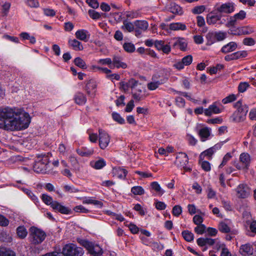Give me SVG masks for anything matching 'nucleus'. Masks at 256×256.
<instances>
[{
  "instance_id": "obj_1",
  "label": "nucleus",
  "mask_w": 256,
  "mask_h": 256,
  "mask_svg": "<svg viewBox=\"0 0 256 256\" xmlns=\"http://www.w3.org/2000/svg\"><path fill=\"white\" fill-rule=\"evenodd\" d=\"M30 123L28 113L10 107L0 106V128L20 130L26 128Z\"/></svg>"
},
{
  "instance_id": "obj_2",
  "label": "nucleus",
  "mask_w": 256,
  "mask_h": 256,
  "mask_svg": "<svg viewBox=\"0 0 256 256\" xmlns=\"http://www.w3.org/2000/svg\"><path fill=\"white\" fill-rule=\"evenodd\" d=\"M41 198L45 204L50 205L52 208L55 212H58L64 214H69L72 213V211L70 208L62 205L57 201H53L52 198L46 194H42Z\"/></svg>"
},
{
  "instance_id": "obj_3",
  "label": "nucleus",
  "mask_w": 256,
  "mask_h": 256,
  "mask_svg": "<svg viewBox=\"0 0 256 256\" xmlns=\"http://www.w3.org/2000/svg\"><path fill=\"white\" fill-rule=\"evenodd\" d=\"M28 240L31 244L34 245L40 244L45 240L46 234L42 230L36 226H32L29 229Z\"/></svg>"
},
{
  "instance_id": "obj_4",
  "label": "nucleus",
  "mask_w": 256,
  "mask_h": 256,
  "mask_svg": "<svg viewBox=\"0 0 256 256\" xmlns=\"http://www.w3.org/2000/svg\"><path fill=\"white\" fill-rule=\"evenodd\" d=\"M234 106L236 110L232 115V120L235 122H240L244 120L248 110L247 105L242 104L241 100H238L234 104Z\"/></svg>"
},
{
  "instance_id": "obj_5",
  "label": "nucleus",
  "mask_w": 256,
  "mask_h": 256,
  "mask_svg": "<svg viewBox=\"0 0 256 256\" xmlns=\"http://www.w3.org/2000/svg\"><path fill=\"white\" fill-rule=\"evenodd\" d=\"M78 242L81 246L86 248L90 254L94 256H100L102 254V250L99 245L80 238L78 239Z\"/></svg>"
},
{
  "instance_id": "obj_6",
  "label": "nucleus",
  "mask_w": 256,
  "mask_h": 256,
  "mask_svg": "<svg viewBox=\"0 0 256 256\" xmlns=\"http://www.w3.org/2000/svg\"><path fill=\"white\" fill-rule=\"evenodd\" d=\"M60 253L62 254L63 256H82L84 251L82 248L70 244H66Z\"/></svg>"
},
{
  "instance_id": "obj_7",
  "label": "nucleus",
  "mask_w": 256,
  "mask_h": 256,
  "mask_svg": "<svg viewBox=\"0 0 256 256\" xmlns=\"http://www.w3.org/2000/svg\"><path fill=\"white\" fill-rule=\"evenodd\" d=\"M214 9L223 17L224 14H232L234 11V4L232 2H228L220 4H217Z\"/></svg>"
},
{
  "instance_id": "obj_8",
  "label": "nucleus",
  "mask_w": 256,
  "mask_h": 256,
  "mask_svg": "<svg viewBox=\"0 0 256 256\" xmlns=\"http://www.w3.org/2000/svg\"><path fill=\"white\" fill-rule=\"evenodd\" d=\"M214 9L209 13L206 16V22L210 25H214L216 24L222 25L224 24L226 20Z\"/></svg>"
},
{
  "instance_id": "obj_9",
  "label": "nucleus",
  "mask_w": 256,
  "mask_h": 256,
  "mask_svg": "<svg viewBox=\"0 0 256 256\" xmlns=\"http://www.w3.org/2000/svg\"><path fill=\"white\" fill-rule=\"evenodd\" d=\"M160 76L154 74L152 76V81L147 84L148 88L150 90H154L159 87L162 84L166 83L168 80V78L163 77L160 78Z\"/></svg>"
},
{
  "instance_id": "obj_10",
  "label": "nucleus",
  "mask_w": 256,
  "mask_h": 256,
  "mask_svg": "<svg viewBox=\"0 0 256 256\" xmlns=\"http://www.w3.org/2000/svg\"><path fill=\"white\" fill-rule=\"evenodd\" d=\"M246 17V12L243 10H240L238 13L230 16L228 20L226 26L233 27L238 24V22L244 20Z\"/></svg>"
},
{
  "instance_id": "obj_11",
  "label": "nucleus",
  "mask_w": 256,
  "mask_h": 256,
  "mask_svg": "<svg viewBox=\"0 0 256 256\" xmlns=\"http://www.w3.org/2000/svg\"><path fill=\"white\" fill-rule=\"evenodd\" d=\"M240 163H236L234 166L238 170L247 169L250 165V157L248 153L244 152L240 156Z\"/></svg>"
},
{
  "instance_id": "obj_12",
  "label": "nucleus",
  "mask_w": 256,
  "mask_h": 256,
  "mask_svg": "<svg viewBox=\"0 0 256 256\" xmlns=\"http://www.w3.org/2000/svg\"><path fill=\"white\" fill-rule=\"evenodd\" d=\"M110 136L102 129L98 130L99 146L100 148L104 149L108 145L110 142Z\"/></svg>"
},
{
  "instance_id": "obj_13",
  "label": "nucleus",
  "mask_w": 256,
  "mask_h": 256,
  "mask_svg": "<svg viewBox=\"0 0 256 256\" xmlns=\"http://www.w3.org/2000/svg\"><path fill=\"white\" fill-rule=\"evenodd\" d=\"M224 142V141L220 142L216 144L214 146L204 150L200 154V160H203L204 158V156H207L208 159L210 160L212 154L215 153L216 150H220Z\"/></svg>"
},
{
  "instance_id": "obj_14",
  "label": "nucleus",
  "mask_w": 256,
  "mask_h": 256,
  "mask_svg": "<svg viewBox=\"0 0 256 256\" xmlns=\"http://www.w3.org/2000/svg\"><path fill=\"white\" fill-rule=\"evenodd\" d=\"M48 163L47 156H44L42 160L36 162L34 166V168L36 172H45L48 168L47 165Z\"/></svg>"
},
{
  "instance_id": "obj_15",
  "label": "nucleus",
  "mask_w": 256,
  "mask_h": 256,
  "mask_svg": "<svg viewBox=\"0 0 256 256\" xmlns=\"http://www.w3.org/2000/svg\"><path fill=\"white\" fill-rule=\"evenodd\" d=\"M192 55H188L184 56L181 60L176 62L174 64V67L178 70H181L184 68V66L190 65L192 62Z\"/></svg>"
},
{
  "instance_id": "obj_16",
  "label": "nucleus",
  "mask_w": 256,
  "mask_h": 256,
  "mask_svg": "<svg viewBox=\"0 0 256 256\" xmlns=\"http://www.w3.org/2000/svg\"><path fill=\"white\" fill-rule=\"evenodd\" d=\"M98 83L94 79L88 80L86 85V90L88 96L93 97L95 95Z\"/></svg>"
},
{
  "instance_id": "obj_17",
  "label": "nucleus",
  "mask_w": 256,
  "mask_h": 256,
  "mask_svg": "<svg viewBox=\"0 0 256 256\" xmlns=\"http://www.w3.org/2000/svg\"><path fill=\"white\" fill-rule=\"evenodd\" d=\"M237 196L240 198H244L250 194L249 188L246 184H240L236 188Z\"/></svg>"
},
{
  "instance_id": "obj_18",
  "label": "nucleus",
  "mask_w": 256,
  "mask_h": 256,
  "mask_svg": "<svg viewBox=\"0 0 256 256\" xmlns=\"http://www.w3.org/2000/svg\"><path fill=\"white\" fill-rule=\"evenodd\" d=\"M188 162L187 154L184 152H179L176 156L175 164L178 166H185Z\"/></svg>"
},
{
  "instance_id": "obj_19",
  "label": "nucleus",
  "mask_w": 256,
  "mask_h": 256,
  "mask_svg": "<svg viewBox=\"0 0 256 256\" xmlns=\"http://www.w3.org/2000/svg\"><path fill=\"white\" fill-rule=\"evenodd\" d=\"M247 52L244 50L238 51L230 54L226 55L224 56V60L227 62L236 60L240 58H244L247 56Z\"/></svg>"
},
{
  "instance_id": "obj_20",
  "label": "nucleus",
  "mask_w": 256,
  "mask_h": 256,
  "mask_svg": "<svg viewBox=\"0 0 256 256\" xmlns=\"http://www.w3.org/2000/svg\"><path fill=\"white\" fill-rule=\"evenodd\" d=\"M154 46L158 50H162L164 53L168 54L171 50L169 44H165L163 40H156L154 42Z\"/></svg>"
},
{
  "instance_id": "obj_21",
  "label": "nucleus",
  "mask_w": 256,
  "mask_h": 256,
  "mask_svg": "<svg viewBox=\"0 0 256 256\" xmlns=\"http://www.w3.org/2000/svg\"><path fill=\"white\" fill-rule=\"evenodd\" d=\"M90 165L94 169L100 170L106 166V162L103 158H98V160L90 161Z\"/></svg>"
},
{
  "instance_id": "obj_22",
  "label": "nucleus",
  "mask_w": 256,
  "mask_h": 256,
  "mask_svg": "<svg viewBox=\"0 0 256 256\" xmlns=\"http://www.w3.org/2000/svg\"><path fill=\"white\" fill-rule=\"evenodd\" d=\"M76 38L82 41L86 42L90 37V34L86 30H80L75 33Z\"/></svg>"
},
{
  "instance_id": "obj_23",
  "label": "nucleus",
  "mask_w": 256,
  "mask_h": 256,
  "mask_svg": "<svg viewBox=\"0 0 256 256\" xmlns=\"http://www.w3.org/2000/svg\"><path fill=\"white\" fill-rule=\"evenodd\" d=\"M112 68L114 67L118 68H126L127 64L122 62V58L118 56H114L112 60Z\"/></svg>"
},
{
  "instance_id": "obj_24",
  "label": "nucleus",
  "mask_w": 256,
  "mask_h": 256,
  "mask_svg": "<svg viewBox=\"0 0 256 256\" xmlns=\"http://www.w3.org/2000/svg\"><path fill=\"white\" fill-rule=\"evenodd\" d=\"M238 47L236 42H231L226 44L224 45L221 48V52L224 54H227L234 51Z\"/></svg>"
},
{
  "instance_id": "obj_25",
  "label": "nucleus",
  "mask_w": 256,
  "mask_h": 256,
  "mask_svg": "<svg viewBox=\"0 0 256 256\" xmlns=\"http://www.w3.org/2000/svg\"><path fill=\"white\" fill-rule=\"evenodd\" d=\"M253 250L252 246L249 244H246L240 246V252L244 256H250L253 254Z\"/></svg>"
},
{
  "instance_id": "obj_26",
  "label": "nucleus",
  "mask_w": 256,
  "mask_h": 256,
  "mask_svg": "<svg viewBox=\"0 0 256 256\" xmlns=\"http://www.w3.org/2000/svg\"><path fill=\"white\" fill-rule=\"evenodd\" d=\"M112 174L121 179H124L127 174L128 172L126 169L120 167L113 168L112 171Z\"/></svg>"
},
{
  "instance_id": "obj_27",
  "label": "nucleus",
  "mask_w": 256,
  "mask_h": 256,
  "mask_svg": "<svg viewBox=\"0 0 256 256\" xmlns=\"http://www.w3.org/2000/svg\"><path fill=\"white\" fill-rule=\"evenodd\" d=\"M76 152L81 156L88 157L94 154V150L92 148L82 147L81 148L77 149Z\"/></svg>"
},
{
  "instance_id": "obj_28",
  "label": "nucleus",
  "mask_w": 256,
  "mask_h": 256,
  "mask_svg": "<svg viewBox=\"0 0 256 256\" xmlns=\"http://www.w3.org/2000/svg\"><path fill=\"white\" fill-rule=\"evenodd\" d=\"M226 33L222 32H219L214 33H208L207 34L206 38H214L216 40L221 41L226 38Z\"/></svg>"
},
{
  "instance_id": "obj_29",
  "label": "nucleus",
  "mask_w": 256,
  "mask_h": 256,
  "mask_svg": "<svg viewBox=\"0 0 256 256\" xmlns=\"http://www.w3.org/2000/svg\"><path fill=\"white\" fill-rule=\"evenodd\" d=\"M210 128L205 127L201 128L198 132V134L202 142L206 141L210 134Z\"/></svg>"
},
{
  "instance_id": "obj_30",
  "label": "nucleus",
  "mask_w": 256,
  "mask_h": 256,
  "mask_svg": "<svg viewBox=\"0 0 256 256\" xmlns=\"http://www.w3.org/2000/svg\"><path fill=\"white\" fill-rule=\"evenodd\" d=\"M170 33L172 30H185L186 29V26L182 22H172L170 24Z\"/></svg>"
},
{
  "instance_id": "obj_31",
  "label": "nucleus",
  "mask_w": 256,
  "mask_h": 256,
  "mask_svg": "<svg viewBox=\"0 0 256 256\" xmlns=\"http://www.w3.org/2000/svg\"><path fill=\"white\" fill-rule=\"evenodd\" d=\"M74 100L76 104L79 105H82L86 102V98L83 93L78 92L74 95Z\"/></svg>"
},
{
  "instance_id": "obj_32",
  "label": "nucleus",
  "mask_w": 256,
  "mask_h": 256,
  "mask_svg": "<svg viewBox=\"0 0 256 256\" xmlns=\"http://www.w3.org/2000/svg\"><path fill=\"white\" fill-rule=\"evenodd\" d=\"M82 203L84 204H92L99 208H102L103 206V204L101 201L94 200L91 198H84Z\"/></svg>"
},
{
  "instance_id": "obj_33",
  "label": "nucleus",
  "mask_w": 256,
  "mask_h": 256,
  "mask_svg": "<svg viewBox=\"0 0 256 256\" xmlns=\"http://www.w3.org/2000/svg\"><path fill=\"white\" fill-rule=\"evenodd\" d=\"M168 10L174 14L181 15L182 14V8L176 3H171L168 8Z\"/></svg>"
},
{
  "instance_id": "obj_34",
  "label": "nucleus",
  "mask_w": 256,
  "mask_h": 256,
  "mask_svg": "<svg viewBox=\"0 0 256 256\" xmlns=\"http://www.w3.org/2000/svg\"><path fill=\"white\" fill-rule=\"evenodd\" d=\"M134 26L136 29H138L142 31L147 30L148 24L146 20H136L134 22Z\"/></svg>"
},
{
  "instance_id": "obj_35",
  "label": "nucleus",
  "mask_w": 256,
  "mask_h": 256,
  "mask_svg": "<svg viewBox=\"0 0 256 256\" xmlns=\"http://www.w3.org/2000/svg\"><path fill=\"white\" fill-rule=\"evenodd\" d=\"M150 186L156 192V194L159 196H162L165 192V191L156 182H152L150 184Z\"/></svg>"
},
{
  "instance_id": "obj_36",
  "label": "nucleus",
  "mask_w": 256,
  "mask_h": 256,
  "mask_svg": "<svg viewBox=\"0 0 256 256\" xmlns=\"http://www.w3.org/2000/svg\"><path fill=\"white\" fill-rule=\"evenodd\" d=\"M68 44L75 50H83V46L82 43L76 39L69 40Z\"/></svg>"
},
{
  "instance_id": "obj_37",
  "label": "nucleus",
  "mask_w": 256,
  "mask_h": 256,
  "mask_svg": "<svg viewBox=\"0 0 256 256\" xmlns=\"http://www.w3.org/2000/svg\"><path fill=\"white\" fill-rule=\"evenodd\" d=\"M240 32L238 33V34L246 35L250 34L253 33L254 30V28L250 26H245L240 27Z\"/></svg>"
},
{
  "instance_id": "obj_38",
  "label": "nucleus",
  "mask_w": 256,
  "mask_h": 256,
  "mask_svg": "<svg viewBox=\"0 0 256 256\" xmlns=\"http://www.w3.org/2000/svg\"><path fill=\"white\" fill-rule=\"evenodd\" d=\"M16 234L19 238L24 239L26 236L28 232L24 226H20L16 228Z\"/></svg>"
},
{
  "instance_id": "obj_39",
  "label": "nucleus",
  "mask_w": 256,
  "mask_h": 256,
  "mask_svg": "<svg viewBox=\"0 0 256 256\" xmlns=\"http://www.w3.org/2000/svg\"><path fill=\"white\" fill-rule=\"evenodd\" d=\"M174 46H178L182 51H186L187 48V43L183 38H179L175 42Z\"/></svg>"
},
{
  "instance_id": "obj_40",
  "label": "nucleus",
  "mask_w": 256,
  "mask_h": 256,
  "mask_svg": "<svg viewBox=\"0 0 256 256\" xmlns=\"http://www.w3.org/2000/svg\"><path fill=\"white\" fill-rule=\"evenodd\" d=\"M0 256H16V253L12 250L5 248H0Z\"/></svg>"
},
{
  "instance_id": "obj_41",
  "label": "nucleus",
  "mask_w": 256,
  "mask_h": 256,
  "mask_svg": "<svg viewBox=\"0 0 256 256\" xmlns=\"http://www.w3.org/2000/svg\"><path fill=\"white\" fill-rule=\"evenodd\" d=\"M249 225V228L250 231L248 232V236H254L256 234V220L250 221L247 224Z\"/></svg>"
},
{
  "instance_id": "obj_42",
  "label": "nucleus",
  "mask_w": 256,
  "mask_h": 256,
  "mask_svg": "<svg viewBox=\"0 0 256 256\" xmlns=\"http://www.w3.org/2000/svg\"><path fill=\"white\" fill-rule=\"evenodd\" d=\"M199 164H200L202 169L205 172H210L211 170L210 164L206 160H200L199 161Z\"/></svg>"
},
{
  "instance_id": "obj_43",
  "label": "nucleus",
  "mask_w": 256,
  "mask_h": 256,
  "mask_svg": "<svg viewBox=\"0 0 256 256\" xmlns=\"http://www.w3.org/2000/svg\"><path fill=\"white\" fill-rule=\"evenodd\" d=\"M182 234L184 239L187 242H190L194 240V234L190 231L184 230L182 232Z\"/></svg>"
},
{
  "instance_id": "obj_44",
  "label": "nucleus",
  "mask_w": 256,
  "mask_h": 256,
  "mask_svg": "<svg viewBox=\"0 0 256 256\" xmlns=\"http://www.w3.org/2000/svg\"><path fill=\"white\" fill-rule=\"evenodd\" d=\"M74 64L79 68L82 69L87 68L86 65L84 61L80 57L76 58L74 61Z\"/></svg>"
},
{
  "instance_id": "obj_45",
  "label": "nucleus",
  "mask_w": 256,
  "mask_h": 256,
  "mask_svg": "<svg viewBox=\"0 0 256 256\" xmlns=\"http://www.w3.org/2000/svg\"><path fill=\"white\" fill-rule=\"evenodd\" d=\"M218 230L223 233H228L230 232V228L224 222H220L218 225Z\"/></svg>"
},
{
  "instance_id": "obj_46",
  "label": "nucleus",
  "mask_w": 256,
  "mask_h": 256,
  "mask_svg": "<svg viewBox=\"0 0 256 256\" xmlns=\"http://www.w3.org/2000/svg\"><path fill=\"white\" fill-rule=\"evenodd\" d=\"M131 192L134 195L140 196L144 194V190L140 186H134L132 188Z\"/></svg>"
},
{
  "instance_id": "obj_47",
  "label": "nucleus",
  "mask_w": 256,
  "mask_h": 256,
  "mask_svg": "<svg viewBox=\"0 0 256 256\" xmlns=\"http://www.w3.org/2000/svg\"><path fill=\"white\" fill-rule=\"evenodd\" d=\"M134 22L132 24L131 22H128L126 21L124 22V25L122 26L123 30H126L129 32H132L134 29Z\"/></svg>"
},
{
  "instance_id": "obj_48",
  "label": "nucleus",
  "mask_w": 256,
  "mask_h": 256,
  "mask_svg": "<svg viewBox=\"0 0 256 256\" xmlns=\"http://www.w3.org/2000/svg\"><path fill=\"white\" fill-rule=\"evenodd\" d=\"M142 90L138 88L137 92H132V98L137 101H140L143 99L144 96L142 94Z\"/></svg>"
},
{
  "instance_id": "obj_49",
  "label": "nucleus",
  "mask_w": 256,
  "mask_h": 256,
  "mask_svg": "<svg viewBox=\"0 0 256 256\" xmlns=\"http://www.w3.org/2000/svg\"><path fill=\"white\" fill-rule=\"evenodd\" d=\"M88 14L90 16L93 20H99L102 16V14L95 11L94 10H90L88 11Z\"/></svg>"
},
{
  "instance_id": "obj_50",
  "label": "nucleus",
  "mask_w": 256,
  "mask_h": 256,
  "mask_svg": "<svg viewBox=\"0 0 256 256\" xmlns=\"http://www.w3.org/2000/svg\"><path fill=\"white\" fill-rule=\"evenodd\" d=\"M112 118L113 120L118 122L120 124H124L125 122L124 120L117 112H114L112 113Z\"/></svg>"
},
{
  "instance_id": "obj_51",
  "label": "nucleus",
  "mask_w": 256,
  "mask_h": 256,
  "mask_svg": "<svg viewBox=\"0 0 256 256\" xmlns=\"http://www.w3.org/2000/svg\"><path fill=\"white\" fill-rule=\"evenodd\" d=\"M250 84L247 82H240L238 86V90L240 92L243 93L250 87Z\"/></svg>"
},
{
  "instance_id": "obj_52",
  "label": "nucleus",
  "mask_w": 256,
  "mask_h": 256,
  "mask_svg": "<svg viewBox=\"0 0 256 256\" xmlns=\"http://www.w3.org/2000/svg\"><path fill=\"white\" fill-rule=\"evenodd\" d=\"M124 50L128 52H132L135 50V46L130 42L124 43L123 45Z\"/></svg>"
},
{
  "instance_id": "obj_53",
  "label": "nucleus",
  "mask_w": 256,
  "mask_h": 256,
  "mask_svg": "<svg viewBox=\"0 0 256 256\" xmlns=\"http://www.w3.org/2000/svg\"><path fill=\"white\" fill-rule=\"evenodd\" d=\"M98 63L102 65H108L110 68H112V60L110 58L100 59Z\"/></svg>"
},
{
  "instance_id": "obj_54",
  "label": "nucleus",
  "mask_w": 256,
  "mask_h": 256,
  "mask_svg": "<svg viewBox=\"0 0 256 256\" xmlns=\"http://www.w3.org/2000/svg\"><path fill=\"white\" fill-rule=\"evenodd\" d=\"M232 154L230 152H228L225 156H224L222 162L218 166V168H222L228 162V161L232 158Z\"/></svg>"
},
{
  "instance_id": "obj_55",
  "label": "nucleus",
  "mask_w": 256,
  "mask_h": 256,
  "mask_svg": "<svg viewBox=\"0 0 256 256\" xmlns=\"http://www.w3.org/2000/svg\"><path fill=\"white\" fill-rule=\"evenodd\" d=\"M64 190L66 192L69 193H76L79 192V190L72 186L65 185Z\"/></svg>"
},
{
  "instance_id": "obj_56",
  "label": "nucleus",
  "mask_w": 256,
  "mask_h": 256,
  "mask_svg": "<svg viewBox=\"0 0 256 256\" xmlns=\"http://www.w3.org/2000/svg\"><path fill=\"white\" fill-rule=\"evenodd\" d=\"M206 8L204 6H198L194 8L192 12L194 14H200L204 11Z\"/></svg>"
},
{
  "instance_id": "obj_57",
  "label": "nucleus",
  "mask_w": 256,
  "mask_h": 256,
  "mask_svg": "<svg viewBox=\"0 0 256 256\" xmlns=\"http://www.w3.org/2000/svg\"><path fill=\"white\" fill-rule=\"evenodd\" d=\"M138 84H140L138 80H136L134 78H130L128 82V86L132 90L136 88Z\"/></svg>"
},
{
  "instance_id": "obj_58",
  "label": "nucleus",
  "mask_w": 256,
  "mask_h": 256,
  "mask_svg": "<svg viewBox=\"0 0 256 256\" xmlns=\"http://www.w3.org/2000/svg\"><path fill=\"white\" fill-rule=\"evenodd\" d=\"M242 217L246 224H248L252 220V216L250 212L248 210H244L242 213Z\"/></svg>"
},
{
  "instance_id": "obj_59",
  "label": "nucleus",
  "mask_w": 256,
  "mask_h": 256,
  "mask_svg": "<svg viewBox=\"0 0 256 256\" xmlns=\"http://www.w3.org/2000/svg\"><path fill=\"white\" fill-rule=\"evenodd\" d=\"M236 100V96L234 94H232L224 98L222 100V102L224 104H226L229 102H231Z\"/></svg>"
},
{
  "instance_id": "obj_60",
  "label": "nucleus",
  "mask_w": 256,
  "mask_h": 256,
  "mask_svg": "<svg viewBox=\"0 0 256 256\" xmlns=\"http://www.w3.org/2000/svg\"><path fill=\"white\" fill-rule=\"evenodd\" d=\"M74 210L76 212L88 213L89 210L82 205L78 206L74 208Z\"/></svg>"
},
{
  "instance_id": "obj_61",
  "label": "nucleus",
  "mask_w": 256,
  "mask_h": 256,
  "mask_svg": "<svg viewBox=\"0 0 256 256\" xmlns=\"http://www.w3.org/2000/svg\"><path fill=\"white\" fill-rule=\"evenodd\" d=\"M206 228L204 225L198 224L194 228V231L198 234H202L204 232Z\"/></svg>"
},
{
  "instance_id": "obj_62",
  "label": "nucleus",
  "mask_w": 256,
  "mask_h": 256,
  "mask_svg": "<svg viewBox=\"0 0 256 256\" xmlns=\"http://www.w3.org/2000/svg\"><path fill=\"white\" fill-rule=\"evenodd\" d=\"M242 42L246 46H252L255 44V40L252 38H246L243 40Z\"/></svg>"
},
{
  "instance_id": "obj_63",
  "label": "nucleus",
  "mask_w": 256,
  "mask_h": 256,
  "mask_svg": "<svg viewBox=\"0 0 256 256\" xmlns=\"http://www.w3.org/2000/svg\"><path fill=\"white\" fill-rule=\"evenodd\" d=\"M86 2L90 6L94 9H96L99 6V4L97 0H86Z\"/></svg>"
},
{
  "instance_id": "obj_64",
  "label": "nucleus",
  "mask_w": 256,
  "mask_h": 256,
  "mask_svg": "<svg viewBox=\"0 0 256 256\" xmlns=\"http://www.w3.org/2000/svg\"><path fill=\"white\" fill-rule=\"evenodd\" d=\"M182 212V208L180 206H175L172 208V214L174 216H178L181 214Z\"/></svg>"
}]
</instances>
